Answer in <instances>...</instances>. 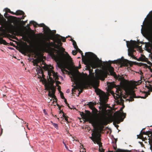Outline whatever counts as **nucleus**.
I'll return each instance as SVG.
<instances>
[{"instance_id": "obj_1", "label": "nucleus", "mask_w": 152, "mask_h": 152, "mask_svg": "<svg viewBox=\"0 0 152 152\" xmlns=\"http://www.w3.org/2000/svg\"><path fill=\"white\" fill-rule=\"evenodd\" d=\"M95 91L96 94L99 97L100 106L99 107V113L94 117L91 116V114L88 110H86L85 113L83 112L80 113L82 118L91 124L94 127L92 137L90 138L94 143L98 142L99 140V129L102 130L103 126H104V92L99 89H96Z\"/></svg>"}, {"instance_id": "obj_2", "label": "nucleus", "mask_w": 152, "mask_h": 152, "mask_svg": "<svg viewBox=\"0 0 152 152\" xmlns=\"http://www.w3.org/2000/svg\"><path fill=\"white\" fill-rule=\"evenodd\" d=\"M96 78H94L90 82L87 80L83 79L82 76L80 75H73V79L75 84H76L74 86V88L72 89V93L75 94L76 90L80 89L78 94L79 95L83 92V88H87L88 86L91 85L95 89V90L99 85V79L102 80H104V66L102 67V70H99L96 73ZM96 92V91H95Z\"/></svg>"}, {"instance_id": "obj_3", "label": "nucleus", "mask_w": 152, "mask_h": 152, "mask_svg": "<svg viewBox=\"0 0 152 152\" xmlns=\"http://www.w3.org/2000/svg\"><path fill=\"white\" fill-rule=\"evenodd\" d=\"M51 39L54 40V38ZM54 42H47L45 41L41 40L42 44L40 45L41 47L46 52L48 53L52 57L57 61H61L64 63H67L68 61L72 60V58L67 52L66 55L63 53H61L60 56H58L57 55L55 54V52L58 51L54 49H59V46L58 45Z\"/></svg>"}, {"instance_id": "obj_4", "label": "nucleus", "mask_w": 152, "mask_h": 152, "mask_svg": "<svg viewBox=\"0 0 152 152\" xmlns=\"http://www.w3.org/2000/svg\"><path fill=\"white\" fill-rule=\"evenodd\" d=\"M108 112V114L106 115L105 126L113 121V124L117 128L119 126L117 124H119L123 121L126 117V113L123 112L121 113L120 111H118L115 112L113 115V112L111 109L109 110Z\"/></svg>"}, {"instance_id": "obj_5", "label": "nucleus", "mask_w": 152, "mask_h": 152, "mask_svg": "<svg viewBox=\"0 0 152 152\" xmlns=\"http://www.w3.org/2000/svg\"><path fill=\"white\" fill-rule=\"evenodd\" d=\"M0 25L1 26L0 27V45L3 44L4 45H7V43L6 41L3 40L2 39L6 35V31L5 29L12 31L15 28V27L12 24V22L8 24L6 20L4 18L3 16L0 13Z\"/></svg>"}, {"instance_id": "obj_6", "label": "nucleus", "mask_w": 152, "mask_h": 152, "mask_svg": "<svg viewBox=\"0 0 152 152\" xmlns=\"http://www.w3.org/2000/svg\"><path fill=\"white\" fill-rule=\"evenodd\" d=\"M126 60L124 59H119L114 61H105V78L108 75L117 78V75L114 71V68L111 66V64H118L121 65H125Z\"/></svg>"}, {"instance_id": "obj_7", "label": "nucleus", "mask_w": 152, "mask_h": 152, "mask_svg": "<svg viewBox=\"0 0 152 152\" xmlns=\"http://www.w3.org/2000/svg\"><path fill=\"white\" fill-rule=\"evenodd\" d=\"M85 54L89 58H85L84 62L89 69V74H90L92 73L93 71L92 69H91V67H93L94 65H95L96 66L97 65L101 64L102 61L92 53H86Z\"/></svg>"}, {"instance_id": "obj_8", "label": "nucleus", "mask_w": 152, "mask_h": 152, "mask_svg": "<svg viewBox=\"0 0 152 152\" xmlns=\"http://www.w3.org/2000/svg\"><path fill=\"white\" fill-rule=\"evenodd\" d=\"M126 42L127 46L128 48V55L138 61H143L144 60L142 58L140 57L138 59H137L133 55L134 52H135V50H134V48L135 47L137 46V42L135 41L131 40L130 42L129 41H126Z\"/></svg>"}, {"instance_id": "obj_9", "label": "nucleus", "mask_w": 152, "mask_h": 152, "mask_svg": "<svg viewBox=\"0 0 152 152\" xmlns=\"http://www.w3.org/2000/svg\"><path fill=\"white\" fill-rule=\"evenodd\" d=\"M42 64H44V66L43 67V69L45 70L48 71V75L49 76V78L50 80L52 81L53 78H54L56 81V83L60 84L61 83L58 81H56L58 80V77L57 73H55L53 69V67L52 66L51 69H49V67L48 65L45 64L44 62L42 63Z\"/></svg>"}, {"instance_id": "obj_10", "label": "nucleus", "mask_w": 152, "mask_h": 152, "mask_svg": "<svg viewBox=\"0 0 152 152\" xmlns=\"http://www.w3.org/2000/svg\"><path fill=\"white\" fill-rule=\"evenodd\" d=\"M110 93L108 92L105 93V122L106 121V115L108 114L109 110L110 109L112 111L113 108L111 107L108 104H106L108 99V96L110 95Z\"/></svg>"}, {"instance_id": "obj_11", "label": "nucleus", "mask_w": 152, "mask_h": 152, "mask_svg": "<svg viewBox=\"0 0 152 152\" xmlns=\"http://www.w3.org/2000/svg\"><path fill=\"white\" fill-rule=\"evenodd\" d=\"M144 93L145 94L144 96H136V94L134 91H133L131 92V95L129 97V101H134V98H141L142 99H145L148 95H149L150 93L149 92H144Z\"/></svg>"}, {"instance_id": "obj_12", "label": "nucleus", "mask_w": 152, "mask_h": 152, "mask_svg": "<svg viewBox=\"0 0 152 152\" xmlns=\"http://www.w3.org/2000/svg\"><path fill=\"white\" fill-rule=\"evenodd\" d=\"M114 140H113L112 141V145L113 148L116 151L115 152H113V151H109L108 152H131V151H129L127 150H125L123 149H117L116 142L118 140L117 139L114 138Z\"/></svg>"}, {"instance_id": "obj_13", "label": "nucleus", "mask_w": 152, "mask_h": 152, "mask_svg": "<svg viewBox=\"0 0 152 152\" xmlns=\"http://www.w3.org/2000/svg\"><path fill=\"white\" fill-rule=\"evenodd\" d=\"M45 90L50 91V90L52 91L51 94H55L56 91V88L53 86V83H52L50 84H49L47 85H45Z\"/></svg>"}, {"instance_id": "obj_14", "label": "nucleus", "mask_w": 152, "mask_h": 152, "mask_svg": "<svg viewBox=\"0 0 152 152\" xmlns=\"http://www.w3.org/2000/svg\"><path fill=\"white\" fill-rule=\"evenodd\" d=\"M104 126H103V128H102V130L100 131V129H99L98 132L99 134V140H98V142L96 141V142L94 143V142H94L95 144L97 143V144L99 145V152H104V149L102 148V145L99 144V143H100V136H101V133L102 132L103 130V129L104 127Z\"/></svg>"}, {"instance_id": "obj_15", "label": "nucleus", "mask_w": 152, "mask_h": 152, "mask_svg": "<svg viewBox=\"0 0 152 152\" xmlns=\"http://www.w3.org/2000/svg\"><path fill=\"white\" fill-rule=\"evenodd\" d=\"M107 92L110 93L111 94L113 95L114 97L115 96L114 95V92L111 90V89L114 87V84L113 83H107Z\"/></svg>"}, {"instance_id": "obj_16", "label": "nucleus", "mask_w": 152, "mask_h": 152, "mask_svg": "<svg viewBox=\"0 0 152 152\" xmlns=\"http://www.w3.org/2000/svg\"><path fill=\"white\" fill-rule=\"evenodd\" d=\"M54 41L55 42L57 43L59 46V48L62 45V43L61 42V39H59V37H54Z\"/></svg>"}, {"instance_id": "obj_17", "label": "nucleus", "mask_w": 152, "mask_h": 152, "mask_svg": "<svg viewBox=\"0 0 152 152\" xmlns=\"http://www.w3.org/2000/svg\"><path fill=\"white\" fill-rule=\"evenodd\" d=\"M36 70L37 72L38 76L39 74H42V78H44L45 75L44 74L43 71L40 66H38L37 67V69H36Z\"/></svg>"}, {"instance_id": "obj_18", "label": "nucleus", "mask_w": 152, "mask_h": 152, "mask_svg": "<svg viewBox=\"0 0 152 152\" xmlns=\"http://www.w3.org/2000/svg\"><path fill=\"white\" fill-rule=\"evenodd\" d=\"M21 50L24 53L30 52L31 50L29 49V46L27 44L26 46L23 47L21 48Z\"/></svg>"}, {"instance_id": "obj_19", "label": "nucleus", "mask_w": 152, "mask_h": 152, "mask_svg": "<svg viewBox=\"0 0 152 152\" xmlns=\"http://www.w3.org/2000/svg\"><path fill=\"white\" fill-rule=\"evenodd\" d=\"M30 23L33 24L35 27H37L36 25H38L40 27H43V28L45 26V25L44 23H41L38 25L36 22L34 21H30Z\"/></svg>"}, {"instance_id": "obj_20", "label": "nucleus", "mask_w": 152, "mask_h": 152, "mask_svg": "<svg viewBox=\"0 0 152 152\" xmlns=\"http://www.w3.org/2000/svg\"><path fill=\"white\" fill-rule=\"evenodd\" d=\"M145 129V128L143 129L141 131L140 134H142V135H143L144 134L147 135L148 136V138L151 135L150 134L152 133V132L148 131L146 132H145L142 131V130H144Z\"/></svg>"}, {"instance_id": "obj_21", "label": "nucleus", "mask_w": 152, "mask_h": 152, "mask_svg": "<svg viewBox=\"0 0 152 152\" xmlns=\"http://www.w3.org/2000/svg\"><path fill=\"white\" fill-rule=\"evenodd\" d=\"M117 78H115L116 80H118L119 81H120L121 82H123L125 80L124 78V77L123 76V75L120 76L118 75H117Z\"/></svg>"}, {"instance_id": "obj_22", "label": "nucleus", "mask_w": 152, "mask_h": 152, "mask_svg": "<svg viewBox=\"0 0 152 152\" xmlns=\"http://www.w3.org/2000/svg\"><path fill=\"white\" fill-rule=\"evenodd\" d=\"M147 28L149 31L152 34V21L148 24Z\"/></svg>"}, {"instance_id": "obj_23", "label": "nucleus", "mask_w": 152, "mask_h": 152, "mask_svg": "<svg viewBox=\"0 0 152 152\" xmlns=\"http://www.w3.org/2000/svg\"><path fill=\"white\" fill-rule=\"evenodd\" d=\"M48 96L52 97V98H53L54 100H56V102L57 101V99L56 98V96L55 95V94H51V91H49L48 94Z\"/></svg>"}, {"instance_id": "obj_24", "label": "nucleus", "mask_w": 152, "mask_h": 152, "mask_svg": "<svg viewBox=\"0 0 152 152\" xmlns=\"http://www.w3.org/2000/svg\"><path fill=\"white\" fill-rule=\"evenodd\" d=\"M16 15H24L25 14V13L24 12L20 10H18L17 11H16V12H15Z\"/></svg>"}, {"instance_id": "obj_25", "label": "nucleus", "mask_w": 152, "mask_h": 152, "mask_svg": "<svg viewBox=\"0 0 152 152\" xmlns=\"http://www.w3.org/2000/svg\"><path fill=\"white\" fill-rule=\"evenodd\" d=\"M59 37V39H61V41L62 40L63 42H65L66 41V38L64 37H63L59 34H56L55 35V37Z\"/></svg>"}, {"instance_id": "obj_26", "label": "nucleus", "mask_w": 152, "mask_h": 152, "mask_svg": "<svg viewBox=\"0 0 152 152\" xmlns=\"http://www.w3.org/2000/svg\"><path fill=\"white\" fill-rule=\"evenodd\" d=\"M96 103L95 102H90L87 104V105L89 106V107L91 109L93 108L94 107V105Z\"/></svg>"}, {"instance_id": "obj_27", "label": "nucleus", "mask_w": 152, "mask_h": 152, "mask_svg": "<svg viewBox=\"0 0 152 152\" xmlns=\"http://www.w3.org/2000/svg\"><path fill=\"white\" fill-rule=\"evenodd\" d=\"M150 70L152 72V69L150 68ZM146 87L149 89V91L152 92V86L151 85L149 84L148 86H146Z\"/></svg>"}, {"instance_id": "obj_28", "label": "nucleus", "mask_w": 152, "mask_h": 152, "mask_svg": "<svg viewBox=\"0 0 152 152\" xmlns=\"http://www.w3.org/2000/svg\"><path fill=\"white\" fill-rule=\"evenodd\" d=\"M150 134L151 135L148 137V142L150 145L152 144V133H151Z\"/></svg>"}, {"instance_id": "obj_29", "label": "nucleus", "mask_w": 152, "mask_h": 152, "mask_svg": "<svg viewBox=\"0 0 152 152\" xmlns=\"http://www.w3.org/2000/svg\"><path fill=\"white\" fill-rule=\"evenodd\" d=\"M60 49H61V50L62 52H60L58 55H57L58 56H60L61 54V53H64V54H65L66 55V52L65 51V49L63 48V47H61L60 48Z\"/></svg>"}, {"instance_id": "obj_30", "label": "nucleus", "mask_w": 152, "mask_h": 152, "mask_svg": "<svg viewBox=\"0 0 152 152\" xmlns=\"http://www.w3.org/2000/svg\"><path fill=\"white\" fill-rule=\"evenodd\" d=\"M43 29L44 31L46 32H48L51 31L49 28L46 26L43 28Z\"/></svg>"}, {"instance_id": "obj_31", "label": "nucleus", "mask_w": 152, "mask_h": 152, "mask_svg": "<svg viewBox=\"0 0 152 152\" xmlns=\"http://www.w3.org/2000/svg\"><path fill=\"white\" fill-rule=\"evenodd\" d=\"M76 50H77V51H78L79 53H80L81 54V55H82V59H83V58H84V55H83V52H82V51H81L80 49H79L78 47H77V48L76 49H75Z\"/></svg>"}, {"instance_id": "obj_32", "label": "nucleus", "mask_w": 152, "mask_h": 152, "mask_svg": "<svg viewBox=\"0 0 152 152\" xmlns=\"http://www.w3.org/2000/svg\"><path fill=\"white\" fill-rule=\"evenodd\" d=\"M72 41L73 42V45L74 48L75 49L77 48L78 47L77 45L76 42L74 40L72 39Z\"/></svg>"}, {"instance_id": "obj_33", "label": "nucleus", "mask_w": 152, "mask_h": 152, "mask_svg": "<svg viewBox=\"0 0 152 152\" xmlns=\"http://www.w3.org/2000/svg\"><path fill=\"white\" fill-rule=\"evenodd\" d=\"M38 62H39V61H38V60H37V59H35L34 61V62H33V65H34V66L36 65L38 67L39 66L37 64H38Z\"/></svg>"}, {"instance_id": "obj_34", "label": "nucleus", "mask_w": 152, "mask_h": 152, "mask_svg": "<svg viewBox=\"0 0 152 152\" xmlns=\"http://www.w3.org/2000/svg\"><path fill=\"white\" fill-rule=\"evenodd\" d=\"M124 101L123 99H121L120 102L121 103V104H124ZM124 107H125V106H124V105H123V107L120 109V111H122V110H123V109Z\"/></svg>"}, {"instance_id": "obj_35", "label": "nucleus", "mask_w": 152, "mask_h": 152, "mask_svg": "<svg viewBox=\"0 0 152 152\" xmlns=\"http://www.w3.org/2000/svg\"><path fill=\"white\" fill-rule=\"evenodd\" d=\"M145 48H147L148 49V48L149 47H150L151 48V49H152V45L151 44H150V43H149L148 44V45H145ZM149 52H150L149 51H148Z\"/></svg>"}, {"instance_id": "obj_36", "label": "nucleus", "mask_w": 152, "mask_h": 152, "mask_svg": "<svg viewBox=\"0 0 152 152\" xmlns=\"http://www.w3.org/2000/svg\"><path fill=\"white\" fill-rule=\"evenodd\" d=\"M91 110H92V112L94 113H97L98 112L97 110L95 107H94L93 108H92Z\"/></svg>"}, {"instance_id": "obj_37", "label": "nucleus", "mask_w": 152, "mask_h": 152, "mask_svg": "<svg viewBox=\"0 0 152 152\" xmlns=\"http://www.w3.org/2000/svg\"><path fill=\"white\" fill-rule=\"evenodd\" d=\"M137 138H139L142 140L143 137V135H142V134H140L139 135H137Z\"/></svg>"}, {"instance_id": "obj_38", "label": "nucleus", "mask_w": 152, "mask_h": 152, "mask_svg": "<svg viewBox=\"0 0 152 152\" xmlns=\"http://www.w3.org/2000/svg\"><path fill=\"white\" fill-rule=\"evenodd\" d=\"M61 71L63 73H64V72H67L68 71L67 70L65 69L64 67H62L61 68Z\"/></svg>"}, {"instance_id": "obj_39", "label": "nucleus", "mask_w": 152, "mask_h": 152, "mask_svg": "<svg viewBox=\"0 0 152 152\" xmlns=\"http://www.w3.org/2000/svg\"><path fill=\"white\" fill-rule=\"evenodd\" d=\"M60 96L61 97V98L62 99H65V98L64 96L63 93L61 91H60Z\"/></svg>"}, {"instance_id": "obj_40", "label": "nucleus", "mask_w": 152, "mask_h": 152, "mask_svg": "<svg viewBox=\"0 0 152 152\" xmlns=\"http://www.w3.org/2000/svg\"><path fill=\"white\" fill-rule=\"evenodd\" d=\"M53 126L56 128L57 129H58V125L57 124L54 123L53 124Z\"/></svg>"}, {"instance_id": "obj_41", "label": "nucleus", "mask_w": 152, "mask_h": 152, "mask_svg": "<svg viewBox=\"0 0 152 152\" xmlns=\"http://www.w3.org/2000/svg\"><path fill=\"white\" fill-rule=\"evenodd\" d=\"M77 53V50H73L72 51V54L73 55H75Z\"/></svg>"}, {"instance_id": "obj_42", "label": "nucleus", "mask_w": 152, "mask_h": 152, "mask_svg": "<svg viewBox=\"0 0 152 152\" xmlns=\"http://www.w3.org/2000/svg\"><path fill=\"white\" fill-rule=\"evenodd\" d=\"M4 16L5 18H8L9 17V15L6 12L4 14Z\"/></svg>"}, {"instance_id": "obj_43", "label": "nucleus", "mask_w": 152, "mask_h": 152, "mask_svg": "<svg viewBox=\"0 0 152 152\" xmlns=\"http://www.w3.org/2000/svg\"><path fill=\"white\" fill-rule=\"evenodd\" d=\"M5 11L6 13H10L11 12L10 10L8 8H7L5 9Z\"/></svg>"}, {"instance_id": "obj_44", "label": "nucleus", "mask_w": 152, "mask_h": 152, "mask_svg": "<svg viewBox=\"0 0 152 152\" xmlns=\"http://www.w3.org/2000/svg\"><path fill=\"white\" fill-rule=\"evenodd\" d=\"M141 57L143 59V61H145L146 58L145 56L142 55V56Z\"/></svg>"}, {"instance_id": "obj_45", "label": "nucleus", "mask_w": 152, "mask_h": 152, "mask_svg": "<svg viewBox=\"0 0 152 152\" xmlns=\"http://www.w3.org/2000/svg\"><path fill=\"white\" fill-rule=\"evenodd\" d=\"M148 137L147 138L146 137H143L142 138V141H145L146 140H147L148 139Z\"/></svg>"}, {"instance_id": "obj_46", "label": "nucleus", "mask_w": 152, "mask_h": 152, "mask_svg": "<svg viewBox=\"0 0 152 152\" xmlns=\"http://www.w3.org/2000/svg\"><path fill=\"white\" fill-rule=\"evenodd\" d=\"M121 89H117L116 92L118 94V95L117 94V95H118V96H119V91H120L121 92Z\"/></svg>"}, {"instance_id": "obj_47", "label": "nucleus", "mask_w": 152, "mask_h": 152, "mask_svg": "<svg viewBox=\"0 0 152 152\" xmlns=\"http://www.w3.org/2000/svg\"><path fill=\"white\" fill-rule=\"evenodd\" d=\"M62 113H63V117L64 118L66 117L67 116L66 115V114L64 113L63 111H61Z\"/></svg>"}, {"instance_id": "obj_48", "label": "nucleus", "mask_w": 152, "mask_h": 152, "mask_svg": "<svg viewBox=\"0 0 152 152\" xmlns=\"http://www.w3.org/2000/svg\"><path fill=\"white\" fill-rule=\"evenodd\" d=\"M138 142L141 145L142 147H145L144 145L143 144V143L142 142Z\"/></svg>"}, {"instance_id": "obj_49", "label": "nucleus", "mask_w": 152, "mask_h": 152, "mask_svg": "<svg viewBox=\"0 0 152 152\" xmlns=\"http://www.w3.org/2000/svg\"><path fill=\"white\" fill-rule=\"evenodd\" d=\"M68 116H67L66 117L64 118L65 120L67 122V123H69V122L68 121Z\"/></svg>"}, {"instance_id": "obj_50", "label": "nucleus", "mask_w": 152, "mask_h": 152, "mask_svg": "<svg viewBox=\"0 0 152 152\" xmlns=\"http://www.w3.org/2000/svg\"><path fill=\"white\" fill-rule=\"evenodd\" d=\"M27 27L29 30H31V29L30 27V25L29 24H28L27 25Z\"/></svg>"}, {"instance_id": "obj_51", "label": "nucleus", "mask_w": 152, "mask_h": 152, "mask_svg": "<svg viewBox=\"0 0 152 152\" xmlns=\"http://www.w3.org/2000/svg\"><path fill=\"white\" fill-rule=\"evenodd\" d=\"M64 102H65V104H68V103L67 102V100H66V99L65 98V99H64Z\"/></svg>"}, {"instance_id": "obj_52", "label": "nucleus", "mask_w": 152, "mask_h": 152, "mask_svg": "<svg viewBox=\"0 0 152 152\" xmlns=\"http://www.w3.org/2000/svg\"><path fill=\"white\" fill-rule=\"evenodd\" d=\"M57 106L58 107V108L59 110H61V107L58 104H57Z\"/></svg>"}, {"instance_id": "obj_53", "label": "nucleus", "mask_w": 152, "mask_h": 152, "mask_svg": "<svg viewBox=\"0 0 152 152\" xmlns=\"http://www.w3.org/2000/svg\"><path fill=\"white\" fill-rule=\"evenodd\" d=\"M70 92V90L69 89H68L66 91V93H69Z\"/></svg>"}, {"instance_id": "obj_54", "label": "nucleus", "mask_w": 152, "mask_h": 152, "mask_svg": "<svg viewBox=\"0 0 152 152\" xmlns=\"http://www.w3.org/2000/svg\"><path fill=\"white\" fill-rule=\"evenodd\" d=\"M10 13L13 14V15H16L15 12H13L11 11V12H10Z\"/></svg>"}, {"instance_id": "obj_55", "label": "nucleus", "mask_w": 152, "mask_h": 152, "mask_svg": "<svg viewBox=\"0 0 152 152\" xmlns=\"http://www.w3.org/2000/svg\"><path fill=\"white\" fill-rule=\"evenodd\" d=\"M25 17H26V16H24V15H23V16L21 18V19H24Z\"/></svg>"}, {"instance_id": "obj_56", "label": "nucleus", "mask_w": 152, "mask_h": 152, "mask_svg": "<svg viewBox=\"0 0 152 152\" xmlns=\"http://www.w3.org/2000/svg\"><path fill=\"white\" fill-rule=\"evenodd\" d=\"M150 145V149L152 151V144Z\"/></svg>"}, {"instance_id": "obj_57", "label": "nucleus", "mask_w": 152, "mask_h": 152, "mask_svg": "<svg viewBox=\"0 0 152 152\" xmlns=\"http://www.w3.org/2000/svg\"><path fill=\"white\" fill-rule=\"evenodd\" d=\"M10 17H13L14 19H17V17H13V16H10Z\"/></svg>"}, {"instance_id": "obj_58", "label": "nucleus", "mask_w": 152, "mask_h": 152, "mask_svg": "<svg viewBox=\"0 0 152 152\" xmlns=\"http://www.w3.org/2000/svg\"><path fill=\"white\" fill-rule=\"evenodd\" d=\"M58 89L59 90H60L61 89V87L60 86H59L58 88Z\"/></svg>"}, {"instance_id": "obj_59", "label": "nucleus", "mask_w": 152, "mask_h": 152, "mask_svg": "<svg viewBox=\"0 0 152 152\" xmlns=\"http://www.w3.org/2000/svg\"><path fill=\"white\" fill-rule=\"evenodd\" d=\"M14 24L15 25H17L18 24V22L17 21H16V22L14 23Z\"/></svg>"}, {"instance_id": "obj_60", "label": "nucleus", "mask_w": 152, "mask_h": 152, "mask_svg": "<svg viewBox=\"0 0 152 152\" xmlns=\"http://www.w3.org/2000/svg\"><path fill=\"white\" fill-rule=\"evenodd\" d=\"M134 63L138 65V63L136 62H134Z\"/></svg>"}, {"instance_id": "obj_61", "label": "nucleus", "mask_w": 152, "mask_h": 152, "mask_svg": "<svg viewBox=\"0 0 152 152\" xmlns=\"http://www.w3.org/2000/svg\"><path fill=\"white\" fill-rule=\"evenodd\" d=\"M68 107H69V108L70 109H72V107H70V106H69H69H68Z\"/></svg>"}, {"instance_id": "obj_62", "label": "nucleus", "mask_w": 152, "mask_h": 152, "mask_svg": "<svg viewBox=\"0 0 152 152\" xmlns=\"http://www.w3.org/2000/svg\"><path fill=\"white\" fill-rule=\"evenodd\" d=\"M38 78H41V76L40 75H39V77Z\"/></svg>"}, {"instance_id": "obj_63", "label": "nucleus", "mask_w": 152, "mask_h": 152, "mask_svg": "<svg viewBox=\"0 0 152 152\" xmlns=\"http://www.w3.org/2000/svg\"><path fill=\"white\" fill-rule=\"evenodd\" d=\"M51 123L53 125L54 124L52 121H50Z\"/></svg>"}, {"instance_id": "obj_64", "label": "nucleus", "mask_w": 152, "mask_h": 152, "mask_svg": "<svg viewBox=\"0 0 152 152\" xmlns=\"http://www.w3.org/2000/svg\"><path fill=\"white\" fill-rule=\"evenodd\" d=\"M54 102H55L54 100L53 101V102L52 103V104H54Z\"/></svg>"}]
</instances>
